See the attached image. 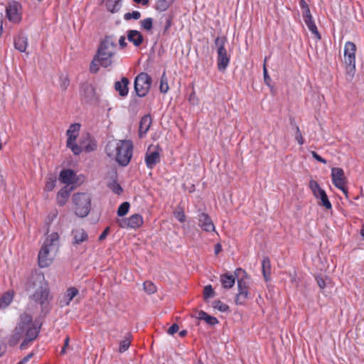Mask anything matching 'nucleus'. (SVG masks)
Returning a JSON list of instances; mask_svg holds the SVG:
<instances>
[{
  "label": "nucleus",
  "instance_id": "f257e3e1",
  "mask_svg": "<svg viewBox=\"0 0 364 364\" xmlns=\"http://www.w3.org/2000/svg\"><path fill=\"white\" fill-rule=\"evenodd\" d=\"M38 329L39 326L32 321L31 316L27 313H24L21 316L20 322L13 332L11 343L15 345L21 339H23L21 344V348L24 349L30 341L37 337Z\"/></svg>",
  "mask_w": 364,
  "mask_h": 364
},
{
  "label": "nucleus",
  "instance_id": "f03ea898",
  "mask_svg": "<svg viewBox=\"0 0 364 364\" xmlns=\"http://www.w3.org/2000/svg\"><path fill=\"white\" fill-rule=\"evenodd\" d=\"M133 144L130 140L111 141L106 146V152L122 166H127L132 156Z\"/></svg>",
  "mask_w": 364,
  "mask_h": 364
},
{
  "label": "nucleus",
  "instance_id": "7ed1b4c3",
  "mask_svg": "<svg viewBox=\"0 0 364 364\" xmlns=\"http://www.w3.org/2000/svg\"><path fill=\"white\" fill-rule=\"evenodd\" d=\"M59 247V235L53 232L48 234L38 253V264L42 268L51 264Z\"/></svg>",
  "mask_w": 364,
  "mask_h": 364
},
{
  "label": "nucleus",
  "instance_id": "20e7f679",
  "mask_svg": "<svg viewBox=\"0 0 364 364\" xmlns=\"http://www.w3.org/2000/svg\"><path fill=\"white\" fill-rule=\"evenodd\" d=\"M117 53V45L111 37H106L101 43L97 53L100 65L108 68L114 63V55Z\"/></svg>",
  "mask_w": 364,
  "mask_h": 364
},
{
  "label": "nucleus",
  "instance_id": "39448f33",
  "mask_svg": "<svg viewBox=\"0 0 364 364\" xmlns=\"http://www.w3.org/2000/svg\"><path fill=\"white\" fill-rule=\"evenodd\" d=\"M73 210L77 216L83 218L88 215L91 207V198L87 193H77L73 196Z\"/></svg>",
  "mask_w": 364,
  "mask_h": 364
},
{
  "label": "nucleus",
  "instance_id": "423d86ee",
  "mask_svg": "<svg viewBox=\"0 0 364 364\" xmlns=\"http://www.w3.org/2000/svg\"><path fill=\"white\" fill-rule=\"evenodd\" d=\"M32 299L41 305L44 304L48 299L49 291L48 285L42 277L38 279L29 287Z\"/></svg>",
  "mask_w": 364,
  "mask_h": 364
},
{
  "label": "nucleus",
  "instance_id": "0eeeda50",
  "mask_svg": "<svg viewBox=\"0 0 364 364\" xmlns=\"http://www.w3.org/2000/svg\"><path fill=\"white\" fill-rule=\"evenodd\" d=\"M81 124L79 123L71 124L66 131L67 147L69 148L75 155L80 154V148L78 146Z\"/></svg>",
  "mask_w": 364,
  "mask_h": 364
},
{
  "label": "nucleus",
  "instance_id": "6e6552de",
  "mask_svg": "<svg viewBox=\"0 0 364 364\" xmlns=\"http://www.w3.org/2000/svg\"><path fill=\"white\" fill-rule=\"evenodd\" d=\"M225 41L226 39L224 37H218L215 41V46L218 48V68L222 71H224L227 68L230 63V56L228 55L227 50L225 48Z\"/></svg>",
  "mask_w": 364,
  "mask_h": 364
},
{
  "label": "nucleus",
  "instance_id": "1a4fd4ad",
  "mask_svg": "<svg viewBox=\"0 0 364 364\" xmlns=\"http://www.w3.org/2000/svg\"><path fill=\"white\" fill-rule=\"evenodd\" d=\"M151 78L146 73L139 74L134 80V90L139 97H144L149 92L151 85Z\"/></svg>",
  "mask_w": 364,
  "mask_h": 364
},
{
  "label": "nucleus",
  "instance_id": "9d476101",
  "mask_svg": "<svg viewBox=\"0 0 364 364\" xmlns=\"http://www.w3.org/2000/svg\"><path fill=\"white\" fill-rule=\"evenodd\" d=\"M309 188L314 197L318 200L319 205L324 207L327 210L331 209L332 205L328 198L326 191L320 187L317 181L315 180H311L309 181Z\"/></svg>",
  "mask_w": 364,
  "mask_h": 364
},
{
  "label": "nucleus",
  "instance_id": "9b49d317",
  "mask_svg": "<svg viewBox=\"0 0 364 364\" xmlns=\"http://www.w3.org/2000/svg\"><path fill=\"white\" fill-rule=\"evenodd\" d=\"M355 50L354 43L348 41L344 47V62L348 72L354 71L355 68Z\"/></svg>",
  "mask_w": 364,
  "mask_h": 364
},
{
  "label": "nucleus",
  "instance_id": "f8f14e48",
  "mask_svg": "<svg viewBox=\"0 0 364 364\" xmlns=\"http://www.w3.org/2000/svg\"><path fill=\"white\" fill-rule=\"evenodd\" d=\"M143 223V218L139 214H134L129 218L117 220V223L122 228H138L142 225Z\"/></svg>",
  "mask_w": 364,
  "mask_h": 364
},
{
  "label": "nucleus",
  "instance_id": "ddd939ff",
  "mask_svg": "<svg viewBox=\"0 0 364 364\" xmlns=\"http://www.w3.org/2000/svg\"><path fill=\"white\" fill-rule=\"evenodd\" d=\"M331 178L334 186L340 189L344 194L347 195L348 191L346 188V178L343 170L340 168H332Z\"/></svg>",
  "mask_w": 364,
  "mask_h": 364
},
{
  "label": "nucleus",
  "instance_id": "4468645a",
  "mask_svg": "<svg viewBox=\"0 0 364 364\" xmlns=\"http://www.w3.org/2000/svg\"><path fill=\"white\" fill-rule=\"evenodd\" d=\"M161 149L156 146H150L146 154L145 161L149 168H154L160 161Z\"/></svg>",
  "mask_w": 364,
  "mask_h": 364
},
{
  "label": "nucleus",
  "instance_id": "2eb2a0df",
  "mask_svg": "<svg viewBox=\"0 0 364 364\" xmlns=\"http://www.w3.org/2000/svg\"><path fill=\"white\" fill-rule=\"evenodd\" d=\"M6 14L10 21L18 23L21 19V6L17 1H11L6 8Z\"/></svg>",
  "mask_w": 364,
  "mask_h": 364
},
{
  "label": "nucleus",
  "instance_id": "dca6fc26",
  "mask_svg": "<svg viewBox=\"0 0 364 364\" xmlns=\"http://www.w3.org/2000/svg\"><path fill=\"white\" fill-rule=\"evenodd\" d=\"M238 293L236 295L235 302L237 304L242 305L250 298L248 287L247 283L243 279H239L237 282Z\"/></svg>",
  "mask_w": 364,
  "mask_h": 364
},
{
  "label": "nucleus",
  "instance_id": "f3484780",
  "mask_svg": "<svg viewBox=\"0 0 364 364\" xmlns=\"http://www.w3.org/2000/svg\"><path fill=\"white\" fill-rule=\"evenodd\" d=\"M59 180L68 186L77 185L82 182V180L70 169L63 170L60 173Z\"/></svg>",
  "mask_w": 364,
  "mask_h": 364
},
{
  "label": "nucleus",
  "instance_id": "a211bd4d",
  "mask_svg": "<svg viewBox=\"0 0 364 364\" xmlns=\"http://www.w3.org/2000/svg\"><path fill=\"white\" fill-rule=\"evenodd\" d=\"M78 146L80 148V153L82 151H91L96 148V144L88 134H82L79 139Z\"/></svg>",
  "mask_w": 364,
  "mask_h": 364
},
{
  "label": "nucleus",
  "instance_id": "6ab92c4d",
  "mask_svg": "<svg viewBox=\"0 0 364 364\" xmlns=\"http://www.w3.org/2000/svg\"><path fill=\"white\" fill-rule=\"evenodd\" d=\"M304 21L307 26L309 30L314 35L317 40H320L321 36L317 30L316 26L313 20V18L310 14V11L308 8H306L304 11Z\"/></svg>",
  "mask_w": 364,
  "mask_h": 364
},
{
  "label": "nucleus",
  "instance_id": "aec40b11",
  "mask_svg": "<svg viewBox=\"0 0 364 364\" xmlns=\"http://www.w3.org/2000/svg\"><path fill=\"white\" fill-rule=\"evenodd\" d=\"M199 225L207 232L215 231V226L208 215L202 213L199 215Z\"/></svg>",
  "mask_w": 364,
  "mask_h": 364
},
{
  "label": "nucleus",
  "instance_id": "412c9836",
  "mask_svg": "<svg viewBox=\"0 0 364 364\" xmlns=\"http://www.w3.org/2000/svg\"><path fill=\"white\" fill-rule=\"evenodd\" d=\"M79 294V291L73 287L67 289L64 296L61 299L62 306H68L70 304L71 301L76 297Z\"/></svg>",
  "mask_w": 364,
  "mask_h": 364
},
{
  "label": "nucleus",
  "instance_id": "4be33fe9",
  "mask_svg": "<svg viewBox=\"0 0 364 364\" xmlns=\"http://www.w3.org/2000/svg\"><path fill=\"white\" fill-rule=\"evenodd\" d=\"M73 236L74 245H80L85 242L88 238L86 231L82 228L75 229L73 231Z\"/></svg>",
  "mask_w": 364,
  "mask_h": 364
},
{
  "label": "nucleus",
  "instance_id": "5701e85b",
  "mask_svg": "<svg viewBox=\"0 0 364 364\" xmlns=\"http://www.w3.org/2000/svg\"><path fill=\"white\" fill-rule=\"evenodd\" d=\"M127 39L135 46H139L143 42V36L141 33L136 30H130L127 33Z\"/></svg>",
  "mask_w": 364,
  "mask_h": 364
},
{
  "label": "nucleus",
  "instance_id": "b1692460",
  "mask_svg": "<svg viewBox=\"0 0 364 364\" xmlns=\"http://www.w3.org/2000/svg\"><path fill=\"white\" fill-rule=\"evenodd\" d=\"M73 190V187L65 186L58 193L57 202L60 205H64L66 203Z\"/></svg>",
  "mask_w": 364,
  "mask_h": 364
},
{
  "label": "nucleus",
  "instance_id": "393cba45",
  "mask_svg": "<svg viewBox=\"0 0 364 364\" xmlns=\"http://www.w3.org/2000/svg\"><path fill=\"white\" fill-rule=\"evenodd\" d=\"M151 124V119L149 116L146 115L141 118L139 124V134L141 138L144 137L146 134L148 130L149 129Z\"/></svg>",
  "mask_w": 364,
  "mask_h": 364
},
{
  "label": "nucleus",
  "instance_id": "a878e982",
  "mask_svg": "<svg viewBox=\"0 0 364 364\" xmlns=\"http://www.w3.org/2000/svg\"><path fill=\"white\" fill-rule=\"evenodd\" d=\"M128 85L129 80L126 77H123L120 81L115 82V90L122 97H125L127 95L129 91Z\"/></svg>",
  "mask_w": 364,
  "mask_h": 364
},
{
  "label": "nucleus",
  "instance_id": "bb28decb",
  "mask_svg": "<svg viewBox=\"0 0 364 364\" xmlns=\"http://www.w3.org/2000/svg\"><path fill=\"white\" fill-rule=\"evenodd\" d=\"M107 10L112 14L118 12L122 7V0H104Z\"/></svg>",
  "mask_w": 364,
  "mask_h": 364
},
{
  "label": "nucleus",
  "instance_id": "cd10ccee",
  "mask_svg": "<svg viewBox=\"0 0 364 364\" xmlns=\"http://www.w3.org/2000/svg\"><path fill=\"white\" fill-rule=\"evenodd\" d=\"M14 46L16 49L20 52H25L28 46L27 38L23 36H19L16 39H15Z\"/></svg>",
  "mask_w": 364,
  "mask_h": 364
},
{
  "label": "nucleus",
  "instance_id": "c85d7f7f",
  "mask_svg": "<svg viewBox=\"0 0 364 364\" xmlns=\"http://www.w3.org/2000/svg\"><path fill=\"white\" fill-rule=\"evenodd\" d=\"M220 282L224 288H231L235 282V278L232 274H225L220 277Z\"/></svg>",
  "mask_w": 364,
  "mask_h": 364
},
{
  "label": "nucleus",
  "instance_id": "c756f323",
  "mask_svg": "<svg viewBox=\"0 0 364 364\" xmlns=\"http://www.w3.org/2000/svg\"><path fill=\"white\" fill-rule=\"evenodd\" d=\"M13 297L14 295L11 291L4 293L0 298V308L4 309L7 307L13 300Z\"/></svg>",
  "mask_w": 364,
  "mask_h": 364
},
{
  "label": "nucleus",
  "instance_id": "7c9ffc66",
  "mask_svg": "<svg viewBox=\"0 0 364 364\" xmlns=\"http://www.w3.org/2000/svg\"><path fill=\"white\" fill-rule=\"evenodd\" d=\"M174 0H157L156 9L159 11H164L171 5Z\"/></svg>",
  "mask_w": 364,
  "mask_h": 364
},
{
  "label": "nucleus",
  "instance_id": "2f4dec72",
  "mask_svg": "<svg viewBox=\"0 0 364 364\" xmlns=\"http://www.w3.org/2000/svg\"><path fill=\"white\" fill-rule=\"evenodd\" d=\"M212 306L214 309L220 312H227L229 310V306L219 300L214 301L212 304Z\"/></svg>",
  "mask_w": 364,
  "mask_h": 364
},
{
  "label": "nucleus",
  "instance_id": "473e14b6",
  "mask_svg": "<svg viewBox=\"0 0 364 364\" xmlns=\"http://www.w3.org/2000/svg\"><path fill=\"white\" fill-rule=\"evenodd\" d=\"M159 90L161 93H166L169 90L168 78L165 73H164L163 75H161Z\"/></svg>",
  "mask_w": 364,
  "mask_h": 364
},
{
  "label": "nucleus",
  "instance_id": "72a5a7b5",
  "mask_svg": "<svg viewBox=\"0 0 364 364\" xmlns=\"http://www.w3.org/2000/svg\"><path fill=\"white\" fill-rule=\"evenodd\" d=\"M262 272L265 279L267 280L270 273V262L268 258L262 260Z\"/></svg>",
  "mask_w": 364,
  "mask_h": 364
},
{
  "label": "nucleus",
  "instance_id": "f704fd0d",
  "mask_svg": "<svg viewBox=\"0 0 364 364\" xmlns=\"http://www.w3.org/2000/svg\"><path fill=\"white\" fill-rule=\"evenodd\" d=\"M130 205L128 202L122 203L117 210V215L119 217H123L127 214L129 210Z\"/></svg>",
  "mask_w": 364,
  "mask_h": 364
},
{
  "label": "nucleus",
  "instance_id": "c9c22d12",
  "mask_svg": "<svg viewBox=\"0 0 364 364\" xmlns=\"http://www.w3.org/2000/svg\"><path fill=\"white\" fill-rule=\"evenodd\" d=\"M108 187L116 194H121L122 193V188L121 186L114 180L108 183Z\"/></svg>",
  "mask_w": 364,
  "mask_h": 364
},
{
  "label": "nucleus",
  "instance_id": "e433bc0d",
  "mask_svg": "<svg viewBox=\"0 0 364 364\" xmlns=\"http://www.w3.org/2000/svg\"><path fill=\"white\" fill-rule=\"evenodd\" d=\"M316 281L318 287L321 289H323L328 286H331V280L328 277H326L325 279L323 277H317Z\"/></svg>",
  "mask_w": 364,
  "mask_h": 364
},
{
  "label": "nucleus",
  "instance_id": "4c0bfd02",
  "mask_svg": "<svg viewBox=\"0 0 364 364\" xmlns=\"http://www.w3.org/2000/svg\"><path fill=\"white\" fill-rule=\"evenodd\" d=\"M130 343H131L130 336H128L120 342L119 347V351L120 353H123V352L126 351L129 348Z\"/></svg>",
  "mask_w": 364,
  "mask_h": 364
},
{
  "label": "nucleus",
  "instance_id": "58836bf2",
  "mask_svg": "<svg viewBox=\"0 0 364 364\" xmlns=\"http://www.w3.org/2000/svg\"><path fill=\"white\" fill-rule=\"evenodd\" d=\"M215 292L211 285H207L204 287L203 296L205 300H208L214 296Z\"/></svg>",
  "mask_w": 364,
  "mask_h": 364
},
{
  "label": "nucleus",
  "instance_id": "ea45409f",
  "mask_svg": "<svg viewBox=\"0 0 364 364\" xmlns=\"http://www.w3.org/2000/svg\"><path fill=\"white\" fill-rule=\"evenodd\" d=\"M141 28L146 31H150L153 26V19L151 18H146L140 21Z\"/></svg>",
  "mask_w": 364,
  "mask_h": 364
},
{
  "label": "nucleus",
  "instance_id": "a19ab883",
  "mask_svg": "<svg viewBox=\"0 0 364 364\" xmlns=\"http://www.w3.org/2000/svg\"><path fill=\"white\" fill-rule=\"evenodd\" d=\"M82 95L87 100L91 99L94 96V89L90 85H86L82 92Z\"/></svg>",
  "mask_w": 364,
  "mask_h": 364
},
{
  "label": "nucleus",
  "instance_id": "79ce46f5",
  "mask_svg": "<svg viewBox=\"0 0 364 364\" xmlns=\"http://www.w3.org/2000/svg\"><path fill=\"white\" fill-rule=\"evenodd\" d=\"M173 215L175 218L181 223H184L186 220V215L184 211L181 208L176 209Z\"/></svg>",
  "mask_w": 364,
  "mask_h": 364
},
{
  "label": "nucleus",
  "instance_id": "37998d69",
  "mask_svg": "<svg viewBox=\"0 0 364 364\" xmlns=\"http://www.w3.org/2000/svg\"><path fill=\"white\" fill-rule=\"evenodd\" d=\"M144 289L148 294H153L156 291V287L152 282L146 281L144 283Z\"/></svg>",
  "mask_w": 364,
  "mask_h": 364
},
{
  "label": "nucleus",
  "instance_id": "c03bdc74",
  "mask_svg": "<svg viewBox=\"0 0 364 364\" xmlns=\"http://www.w3.org/2000/svg\"><path fill=\"white\" fill-rule=\"evenodd\" d=\"M141 16L140 12L138 11H134L131 13H127L124 14V18L125 20H130V19H139Z\"/></svg>",
  "mask_w": 364,
  "mask_h": 364
},
{
  "label": "nucleus",
  "instance_id": "a18cd8bd",
  "mask_svg": "<svg viewBox=\"0 0 364 364\" xmlns=\"http://www.w3.org/2000/svg\"><path fill=\"white\" fill-rule=\"evenodd\" d=\"M100 60L96 55L90 64V70L92 73H96L99 70Z\"/></svg>",
  "mask_w": 364,
  "mask_h": 364
},
{
  "label": "nucleus",
  "instance_id": "49530a36",
  "mask_svg": "<svg viewBox=\"0 0 364 364\" xmlns=\"http://www.w3.org/2000/svg\"><path fill=\"white\" fill-rule=\"evenodd\" d=\"M55 183H56V180L55 178H50L47 182H46V190L47 191H52L54 187L55 186Z\"/></svg>",
  "mask_w": 364,
  "mask_h": 364
},
{
  "label": "nucleus",
  "instance_id": "de8ad7c7",
  "mask_svg": "<svg viewBox=\"0 0 364 364\" xmlns=\"http://www.w3.org/2000/svg\"><path fill=\"white\" fill-rule=\"evenodd\" d=\"M188 101L192 105H196L198 103V99L196 97V92H192L188 97Z\"/></svg>",
  "mask_w": 364,
  "mask_h": 364
},
{
  "label": "nucleus",
  "instance_id": "09e8293b",
  "mask_svg": "<svg viewBox=\"0 0 364 364\" xmlns=\"http://www.w3.org/2000/svg\"><path fill=\"white\" fill-rule=\"evenodd\" d=\"M205 321L211 326H214L218 323V319L215 317L211 316L208 314L207 317L205 318Z\"/></svg>",
  "mask_w": 364,
  "mask_h": 364
},
{
  "label": "nucleus",
  "instance_id": "8fccbe9b",
  "mask_svg": "<svg viewBox=\"0 0 364 364\" xmlns=\"http://www.w3.org/2000/svg\"><path fill=\"white\" fill-rule=\"evenodd\" d=\"M265 61H266V60H264V62ZM263 73H264V82L267 85H269L271 79H270V77L268 75L265 63L264 64V66H263Z\"/></svg>",
  "mask_w": 364,
  "mask_h": 364
},
{
  "label": "nucleus",
  "instance_id": "3c124183",
  "mask_svg": "<svg viewBox=\"0 0 364 364\" xmlns=\"http://www.w3.org/2000/svg\"><path fill=\"white\" fill-rule=\"evenodd\" d=\"M60 80H61L60 87L63 90H65L69 85V81H68V78L66 77H61Z\"/></svg>",
  "mask_w": 364,
  "mask_h": 364
},
{
  "label": "nucleus",
  "instance_id": "603ef678",
  "mask_svg": "<svg viewBox=\"0 0 364 364\" xmlns=\"http://www.w3.org/2000/svg\"><path fill=\"white\" fill-rule=\"evenodd\" d=\"M178 331V326L177 324H173L168 329V333L173 335Z\"/></svg>",
  "mask_w": 364,
  "mask_h": 364
},
{
  "label": "nucleus",
  "instance_id": "864d4df0",
  "mask_svg": "<svg viewBox=\"0 0 364 364\" xmlns=\"http://www.w3.org/2000/svg\"><path fill=\"white\" fill-rule=\"evenodd\" d=\"M312 156L317 160L318 161H320L323 164H326V161L321 157L319 155H318L315 151L311 152Z\"/></svg>",
  "mask_w": 364,
  "mask_h": 364
},
{
  "label": "nucleus",
  "instance_id": "5fc2aeb1",
  "mask_svg": "<svg viewBox=\"0 0 364 364\" xmlns=\"http://www.w3.org/2000/svg\"><path fill=\"white\" fill-rule=\"evenodd\" d=\"M296 141H298V143L299 144H304V141H303V138H302L301 134L299 132V129L298 128H297V132H296Z\"/></svg>",
  "mask_w": 364,
  "mask_h": 364
},
{
  "label": "nucleus",
  "instance_id": "6e6d98bb",
  "mask_svg": "<svg viewBox=\"0 0 364 364\" xmlns=\"http://www.w3.org/2000/svg\"><path fill=\"white\" fill-rule=\"evenodd\" d=\"M109 232V228H107L99 237V240L102 241L106 238Z\"/></svg>",
  "mask_w": 364,
  "mask_h": 364
},
{
  "label": "nucleus",
  "instance_id": "4d7b16f0",
  "mask_svg": "<svg viewBox=\"0 0 364 364\" xmlns=\"http://www.w3.org/2000/svg\"><path fill=\"white\" fill-rule=\"evenodd\" d=\"M119 45L122 48H124L127 46L126 38L124 36H121L119 39Z\"/></svg>",
  "mask_w": 364,
  "mask_h": 364
},
{
  "label": "nucleus",
  "instance_id": "13d9d810",
  "mask_svg": "<svg viewBox=\"0 0 364 364\" xmlns=\"http://www.w3.org/2000/svg\"><path fill=\"white\" fill-rule=\"evenodd\" d=\"M208 314L203 311H200L198 314V318L200 320H205V318L207 317Z\"/></svg>",
  "mask_w": 364,
  "mask_h": 364
},
{
  "label": "nucleus",
  "instance_id": "bf43d9fd",
  "mask_svg": "<svg viewBox=\"0 0 364 364\" xmlns=\"http://www.w3.org/2000/svg\"><path fill=\"white\" fill-rule=\"evenodd\" d=\"M222 250L221 245L220 244H217L215 247V253L218 255Z\"/></svg>",
  "mask_w": 364,
  "mask_h": 364
},
{
  "label": "nucleus",
  "instance_id": "052dcab7",
  "mask_svg": "<svg viewBox=\"0 0 364 364\" xmlns=\"http://www.w3.org/2000/svg\"><path fill=\"white\" fill-rule=\"evenodd\" d=\"M31 357H32V354H29V355H26V357H24L21 361L25 364L31 359Z\"/></svg>",
  "mask_w": 364,
  "mask_h": 364
},
{
  "label": "nucleus",
  "instance_id": "680f3d73",
  "mask_svg": "<svg viewBox=\"0 0 364 364\" xmlns=\"http://www.w3.org/2000/svg\"><path fill=\"white\" fill-rule=\"evenodd\" d=\"M137 4H141L142 5H146L148 4L149 0H134Z\"/></svg>",
  "mask_w": 364,
  "mask_h": 364
},
{
  "label": "nucleus",
  "instance_id": "e2e57ef3",
  "mask_svg": "<svg viewBox=\"0 0 364 364\" xmlns=\"http://www.w3.org/2000/svg\"><path fill=\"white\" fill-rule=\"evenodd\" d=\"M68 343H69V338H67L65 339V346H64V348H63V350H61V353H62V354L65 353V347H67V346H68Z\"/></svg>",
  "mask_w": 364,
  "mask_h": 364
},
{
  "label": "nucleus",
  "instance_id": "0e129e2a",
  "mask_svg": "<svg viewBox=\"0 0 364 364\" xmlns=\"http://www.w3.org/2000/svg\"><path fill=\"white\" fill-rule=\"evenodd\" d=\"M179 334H180L181 336H184L186 334V331H181Z\"/></svg>",
  "mask_w": 364,
  "mask_h": 364
},
{
  "label": "nucleus",
  "instance_id": "69168bd1",
  "mask_svg": "<svg viewBox=\"0 0 364 364\" xmlns=\"http://www.w3.org/2000/svg\"><path fill=\"white\" fill-rule=\"evenodd\" d=\"M361 232L362 236H363V237H364V227L362 228V230H361V232Z\"/></svg>",
  "mask_w": 364,
  "mask_h": 364
},
{
  "label": "nucleus",
  "instance_id": "338daca9",
  "mask_svg": "<svg viewBox=\"0 0 364 364\" xmlns=\"http://www.w3.org/2000/svg\"><path fill=\"white\" fill-rule=\"evenodd\" d=\"M1 33H2V25H1V23H0V36L1 35Z\"/></svg>",
  "mask_w": 364,
  "mask_h": 364
},
{
  "label": "nucleus",
  "instance_id": "774afa93",
  "mask_svg": "<svg viewBox=\"0 0 364 364\" xmlns=\"http://www.w3.org/2000/svg\"><path fill=\"white\" fill-rule=\"evenodd\" d=\"M18 364H24L22 361H21Z\"/></svg>",
  "mask_w": 364,
  "mask_h": 364
}]
</instances>
